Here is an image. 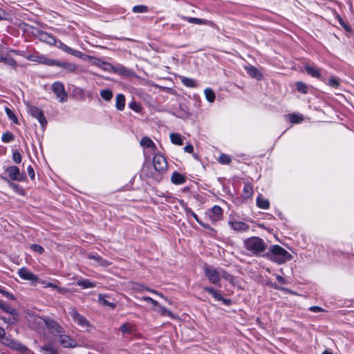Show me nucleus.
<instances>
[{
  "label": "nucleus",
  "mask_w": 354,
  "mask_h": 354,
  "mask_svg": "<svg viewBox=\"0 0 354 354\" xmlns=\"http://www.w3.org/2000/svg\"><path fill=\"white\" fill-rule=\"evenodd\" d=\"M204 272L209 282L214 285L220 286V281L221 278L229 281L233 285L236 284L234 277L227 273L223 269H216L212 266H205Z\"/></svg>",
  "instance_id": "1"
},
{
  "label": "nucleus",
  "mask_w": 354,
  "mask_h": 354,
  "mask_svg": "<svg viewBox=\"0 0 354 354\" xmlns=\"http://www.w3.org/2000/svg\"><path fill=\"white\" fill-rule=\"evenodd\" d=\"M270 259L274 262L281 264L292 259V256L284 248L278 245H272L270 248Z\"/></svg>",
  "instance_id": "2"
},
{
  "label": "nucleus",
  "mask_w": 354,
  "mask_h": 354,
  "mask_svg": "<svg viewBox=\"0 0 354 354\" xmlns=\"http://www.w3.org/2000/svg\"><path fill=\"white\" fill-rule=\"evenodd\" d=\"M57 47L66 53L71 54L75 57L84 59V60L88 62L93 65L97 66L98 67L101 66L102 61L100 59L84 55L80 51L72 49L71 48L68 47L62 41L58 42Z\"/></svg>",
  "instance_id": "3"
},
{
  "label": "nucleus",
  "mask_w": 354,
  "mask_h": 354,
  "mask_svg": "<svg viewBox=\"0 0 354 354\" xmlns=\"http://www.w3.org/2000/svg\"><path fill=\"white\" fill-rule=\"evenodd\" d=\"M245 248L253 254H258L263 252L266 248V245L261 239L253 236L246 239L244 241Z\"/></svg>",
  "instance_id": "4"
},
{
  "label": "nucleus",
  "mask_w": 354,
  "mask_h": 354,
  "mask_svg": "<svg viewBox=\"0 0 354 354\" xmlns=\"http://www.w3.org/2000/svg\"><path fill=\"white\" fill-rule=\"evenodd\" d=\"M33 322L39 328H46L50 333H59L61 328L56 322L51 319H44L40 317H35Z\"/></svg>",
  "instance_id": "5"
},
{
  "label": "nucleus",
  "mask_w": 354,
  "mask_h": 354,
  "mask_svg": "<svg viewBox=\"0 0 354 354\" xmlns=\"http://www.w3.org/2000/svg\"><path fill=\"white\" fill-rule=\"evenodd\" d=\"M69 315L72 317L75 324L83 330L88 331L90 330L91 324L82 315H80L75 309H71Z\"/></svg>",
  "instance_id": "6"
},
{
  "label": "nucleus",
  "mask_w": 354,
  "mask_h": 354,
  "mask_svg": "<svg viewBox=\"0 0 354 354\" xmlns=\"http://www.w3.org/2000/svg\"><path fill=\"white\" fill-rule=\"evenodd\" d=\"M0 308L2 309L4 312L11 315L12 317L11 319H6V318H2V319L6 322V323H8V324H14L15 322H16L18 319H19V315L17 312V310L11 307L10 306L5 304L3 301H2L1 300H0Z\"/></svg>",
  "instance_id": "7"
},
{
  "label": "nucleus",
  "mask_w": 354,
  "mask_h": 354,
  "mask_svg": "<svg viewBox=\"0 0 354 354\" xmlns=\"http://www.w3.org/2000/svg\"><path fill=\"white\" fill-rule=\"evenodd\" d=\"M27 109L28 113L32 117L35 118L41 124L42 127H44L47 123V121L44 115L43 111L39 108L27 104Z\"/></svg>",
  "instance_id": "8"
},
{
  "label": "nucleus",
  "mask_w": 354,
  "mask_h": 354,
  "mask_svg": "<svg viewBox=\"0 0 354 354\" xmlns=\"http://www.w3.org/2000/svg\"><path fill=\"white\" fill-rule=\"evenodd\" d=\"M1 342L4 345L10 347V348H12L13 350L25 353L28 351V348L26 346L21 344L19 342H17L14 339L8 338V337L3 338L1 339Z\"/></svg>",
  "instance_id": "9"
},
{
  "label": "nucleus",
  "mask_w": 354,
  "mask_h": 354,
  "mask_svg": "<svg viewBox=\"0 0 354 354\" xmlns=\"http://www.w3.org/2000/svg\"><path fill=\"white\" fill-rule=\"evenodd\" d=\"M52 90L56 95L57 100L60 102H64L67 100V94L65 91L64 86L61 82H55L52 85Z\"/></svg>",
  "instance_id": "10"
},
{
  "label": "nucleus",
  "mask_w": 354,
  "mask_h": 354,
  "mask_svg": "<svg viewBox=\"0 0 354 354\" xmlns=\"http://www.w3.org/2000/svg\"><path fill=\"white\" fill-rule=\"evenodd\" d=\"M153 164L154 169L159 172L164 171L167 168V162L165 158L159 153L154 156Z\"/></svg>",
  "instance_id": "11"
},
{
  "label": "nucleus",
  "mask_w": 354,
  "mask_h": 354,
  "mask_svg": "<svg viewBox=\"0 0 354 354\" xmlns=\"http://www.w3.org/2000/svg\"><path fill=\"white\" fill-rule=\"evenodd\" d=\"M17 274L19 277L24 280L30 281L33 282L39 281L38 277L25 267L19 268L17 272Z\"/></svg>",
  "instance_id": "12"
},
{
  "label": "nucleus",
  "mask_w": 354,
  "mask_h": 354,
  "mask_svg": "<svg viewBox=\"0 0 354 354\" xmlns=\"http://www.w3.org/2000/svg\"><path fill=\"white\" fill-rule=\"evenodd\" d=\"M27 59L38 62L40 64H44L48 66H53L54 64V59H50L44 55H28L26 57Z\"/></svg>",
  "instance_id": "13"
},
{
  "label": "nucleus",
  "mask_w": 354,
  "mask_h": 354,
  "mask_svg": "<svg viewBox=\"0 0 354 354\" xmlns=\"http://www.w3.org/2000/svg\"><path fill=\"white\" fill-rule=\"evenodd\" d=\"M34 34L43 42H46L50 45H55L56 44L55 37L47 32L37 30V32Z\"/></svg>",
  "instance_id": "14"
},
{
  "label": "nucleus",
  "mask_w": 354,
  "mask_h": 354,
  "mask_svg": "<svg viewBox=\"0 0 354 354\" xmlns=\"http://www.w3.org/2000/svg\"><path fill=\"white\" fill-rule=\"evenodd\" d=\"M204 290H205L206 292H207L208 293H209L210 295H212V297L217 301H223L225 304H227V305H229L231 303V301L230 299H224L221 294L220 293L219 291L215 290L214 288H212V287H208V286H206V287H204L203 288Z\"/></svg>",
  "instance_id": "15"
},
{
  "label": "nucleus",
  "mask_w": 354,
  "mask_h": 354,
  "mask_svg": "<svg viewBox=\"0 0 354 354\" xmlns=\"http://www.w3.org/2000/svg\"><path fill=\"white\" fill-rule=\"evenodd\" d=\"M207 215L212 221H217L222 218L223 211L219 206L215 205L208 212Z\"/></svg>",
  "instance_id": "16"
},
{
  "label": "nucleus",
  "mask_w": 354,
  "mask_h": 354,
  "mask_svg": "<svg viewBox=\"0 0 354 354\" xmlns=\"http://www.w3.org/2000/svg\"><path fill=\"white\" fill-rule=\"evenodd\" d=\"M245 69L247 73L252 77L257 80H260L263 77V73L261 70L252 65L245 66Z\"/></svg>",
  "instance_id": "17"
},
{
  "label": "nucleus",
  "mask_w": 354,
  "mask_h": 354,
  "mask_svg": "<svg viewBox=\"0 0 354 354\" xmlns=\"http://www.w3.org/2000/svg\"><path fill=\"white\" fill-rule=\"evenodd\" d=\"M228 224L232 229L237 232H245L249 229L248 225L241 221H231L228 222Z\"/></svg>",
  "instance_id": "18"
},
{
  "label": "nucleus",
  "mask_w": 354,
  "mask_h": 354,
  "mask_svg": "<svg viewBox=\"0 0 354 354\" xmlns=\"http://www.w3.org/2000/svg\"><path fill=\"white\" fill-rule=\"evenodd\" d=\"M58 342L65 348L75 347L76 342L67 335H59L58 337Z\"/></svg>",
  "instance_id": "19"
},
{
  "label": "nucleus",
  "mask_w": 354,
  "mask_h": 354,
  "mask_svg": "<svg viewBox=\"0 0 354 354\" xmlns=\"http://www.w3.org/2000/svg\"><path fill=\"white\" fill-rule=\"evenodd\" d=\"M132 288L134 290L138 291V292H142L143 290H147V291H148L149 292L153 293L155 295H157L161 297L165 301H168L170 304V301H168V299L166 297H165L161 293L157 292L156 290H152V289H150V288H145V287H144L143 286H142L140 284H133Z\"/></svg>",
  "instance_id": "20"
},
{
  "label": "nucleus",
  "mask_w": 354,
  "mask_h": 354,
  "mask_svg": "<svg viewBox=\"0 0 354 354\" xmlns=\"http://www.w3.org/2000/svg\"><path fill=\"white\" fill-rule=\"evenodd\" d=\"M88 258L93 261V264L95 266H106L109 265L107 261L102 259L98 254H91L88 255Z\"/></svg>",
  "instance_id": "21"
},
{
  "label": "nucleus",
  "mask_w": 354,
  "mask_h": 354,
  "mask_svg": "<svg viewBox=\"0 0 354 354\" xmlns=\"http://www.w3.org/2000/svg\"><path fill=\"white\" fill-rule=\"evenodd\" d=\"M7 172H8L9 176L12 180H21V175H20L19 170V169L17 167L12 166V167H8L7 169Z\"/></svg>",
  "instance_id": "22"
},
{
  "label": "nucleus",
  "mask_w": 354,
  "mask_h": 354,
  "mask_svg": "<svg viewBox=\"0 0 354 354\" xmlns=\"http://www.w3.org/2000/svg\"><path fill=\"white\" fill-rule=\"evenodd\" d=\"M171 181L175 185H182L185 182V177L181 174L175 171L171 176Z\"/></svg>",
  "instance_id": "23"
},
{
  "label": "nucleus",
  "mask_w": 354,
  "mask_h": 354,
  "mask_svg": "<svg viewBox=\"0 0 354 354\" xmlns=\"http://www.w3.org/2000/svg\"><path fill=\"white\" fill-rule=\"evenodd\" d=\"M140 144L143 148L151 149L152 150L156 149L155 144L149 137L146 136L142 138Z\"/></svg>",
  "instance_id": "24"
},
{
  "label": "nucleus",
  "mask_w": 354,
  "mask_h": 354,
  "mask_svg": "<svg viewBox=\"0 0 354 354\" xmlns=\"http://www.w3.org/2000/svg\"><path fill=\"white\" fill-rule=\"evenodd\" d=\"M54 62L53 65L62 67L68 71H74L77 68L76 65L72 63L60 62L57 60H54Z\"/></svg>",
  "instance_id": "25"
},
{
  "label": "nucleus",
  "mask_w": 354,
  "mask_h": 354,
  "mask_svg": "<svg viewBox=\"0 0 354 354\" xmlns=\"http://www.w3.org/2000/svg\"><path fill=\"white\" fill-rule=\"evenodd\" d=\"M257 205L259 208L267 209L269 208L270 203L268 199L263 198L261 195H259L257 198Z\"/></svg>",
  "instance_id": "26"
},
{
  "label": "nucleus",
  "mask_w": 354,
  "mask_h": 354,
  "mask_svg": "<svg viewBox=\"0 0 354 354\" xmlns=\"http://www.w3.org/2000/svg\"><path fill=\"white\" fill-rule=\"evenodd\" d=\"M116 101V108L122 111L124 109L125 106V97L122 94H118L115 97Z\"/></svg>",
  "instance_id": "27"
},
{
  "label": "nucleus",
  "mask_w": 354,
  "mask_h": 354,
  "mask_svg": "<svg viewBox=\"0 0 354 354\" xmlns=\"http://www.w3.org/2000/svg\"><path fill=\"white\" fill-rule=\"evenodd\" d=\"M158 310L157 311L160 313L162 316H167L171 319H176L177 317L174 315L170 310L166 309L165 307L158 306Z\"/></svg>",
  "instance_id": "28"
},
{
  "label": "nucleus",
  "mask_w": 354,
  "mask_h": 354,
  "mask_svg": "<svg viewBox=\"0 0 354 354\" xmlns=\"http://www.w3.org/2000/svg\"><path fill=\"white\" fill-rule=\"evenodd\" d=\"M171 142L176 145H182L183 144L182 136L176 133H172L169 136Z\"/></svg>",
  "instance_id": "29"
},
{
  "label": "nucleus",
  "mask_w": 354,
  "mask_h": 354,
  "mask_svg": "<svg viewBox=\"0 0 354 354\" xmlns=\"http://www.w3.org/2000/svg\"><path fill=\"white\" fill-rule=\"evenodd\" d=\"M180 81L187 87L194 88L197 86V83L194 79L182 77Z\"/></svg>",
  "instance_id": "30"
},
{
  "label": "nucleus",
  "mask_w": 354,
  "mask_h": 354,
  "mask_svg": "<svg viewBox=\"0 0 354 354\" xmlns=\"http://www.w3.org/2000/svg\"><path fill=\"white\" fill-rule=\"evenodd\" d=\"M305 69H306V72L308 73V74L311 75L313 77L319 78L321 75L319 70H317V68H315L311 66H309V65L305 66Z\"/></svg>",
  "instance_id": "31"
},
{
  "label": "nucleus",
  "mask_w": 354,
  "mask_h": 354,
  "mask_svg": "<svg viewBox=\"0 0 354 354\" xmlns=\"http://www.w3.org/2000/svg\"><path fill=\"white\" fill-rule=\"evenodd\" d=\"M204 93H205L206 100L209 102L212 103L214 102L216 96H215L214 92L213 91V90L212 88H205L204 91Z\"/></svg>",
  "instance_id": "32"
},
{
  "label": "nucleus",
  "mask_w": 354,
  "mask_h": 354,
  "mask_svg": "<svg viewBox=\"0 0 354 354\" xmlns=\"http://www.w3.org/2000/svg\"><path fill=\"white\" fill-rule=\"evenodd\" d=\"M287 118L292 124H299L304 120L301 115L288 114L287 115Z\"/></svg>",
  "instance_id": "33"
},
{
  "label": "nucleus",
  "mask_w": 354,
  "mask_h": 354,
  "mask_svg": "<svg viewBox=\"0 0 354 354\" xmlns=\"http://www.w3.org/2000/svg\"><path fill=\"white\" fill-rule=\"evenodd\" d=\"M77 284L82 286L83 288H91L95 286V284L88 279L80 280L77 282Z\"/></svg>",
  "instance_id": "34"
},
{
  "label": "nucleus",
  "mask_w": 354,
  "mask_h": 354,
  "mask_svg": "<svg viewBox=\"0 0 354 354\" xmlns=\"http://www.w3.org/2000/svg\"><path fill=\"white\" fill-rule=\"evenodd\" d=\"M253 194V188L250 185H245L243 190V196L245 198H250Z\"/></svg>",
  "instance_id": "35"
},
{
  "label": "nucleus",
  "mask_w": 354,
  "mask_h": 354,
  "mask_svg": "<svg viewBox=\"0 0 354 354\" xmlns=\"http://www.w3.org/2000/svg\"><path fill=\"white\" fill-rule=\"evenodd\" d=\"M100 96L104 100L109 101L113 97V93L109 89H104L100 91Z\"/></svg>",
  "instance_id": "36"
},
{
  "label": "nucleus",
  "mask_w": 354,
  "mask_h": 354,
  "mask_svg": "<svg viewBox=\"0 0 354 354\" xmlns=\"http://www.w3.org/2000/svg\"><path fill=\"white\" fill-rule=\"evenodd\" d=\"M98 300L101 304L109 306L112 309L115 307V304L114 303L109 302L104 296L101 295H99Z\"/></svg>",
  "instance_id": "37"
},
{
  "label": "nucleus",
  "mask_w": 354,
  "mask_h": 354,
  "mask_svg": "<svg viewBox=\"0 0 354 354\" xmlns=\"http://www.w3.org/2000/svg\"><path fill=\"white\" fill-rule=\"evenodd\" d=\"M218 161L223 165H227L231 162V158L226 154H221L218 158Z\"/></svg>",
  "instance_id": "38"
},
{
  "label": "nucleus",
  "mask_w": 354,
  "mask_h": 354,
  "mask_svg": "<svg viewBox=\"0 0 354 354\" xmlns=\"http://www.w3.org/2000/svg\"><path fill=\"white\" fill-rule=\"evenodd\" d=\"M40 351L44 352V354H57V352L50 346H44L40 348Z\"/></svg>",
  "instance_id": "39"
},
{
  "label": "nucleus",
  "mask_w": 354,
  "mask_h": 354,
  "mask_svg": "<svg viewBox=\"0 0 354 354\" xmlns=\"http://www.w3.org/2000/svg\"><path fill=\"white\" fill-rule=\"evenodd\" d=\"M5 111L9 119L12 120L15 124H17L18 120L15 113L9 108L7 107L5 109Z\"/></svg>",
  "instance_id": "40"
},
{
  "label": "nucleus",
  "mask_w": 354,
  "mask_h": 354,
  "mask_svg": "<svg viewBox=\"0 0 354 354\" xmlns=\"http://www.w3.org/2000/svg\"><path fill=\"white\" fill-rule=\"evenodd\" d=\"M14 140V136L10 132H6L2 135V141L4 142H9Z\"/></svg>",
  "instance_id": "41"
},
{
  "label": "nucleus",
  "mask_w": 354,
  "mask_h": 354,
  "mask_svg": "<svg viewBox=\"0 0 354 354\" xmlns=\"http://www.w3.org/2000/svg\"><path fill=\"white\" fill-rule=\"evenodd\" d=\"M328 85L333 88H337L339 86V79L335 77H330L328 79Z\"/></svg>",
  "instance_id": "42"
},
{
  "label": "nucleus",
  "mask_w": 354,
  "mask_h": 354,
  "mask_svg": "<svg viewBox=\"0 0 354 354\" xmlns=\"http://www.w3.org/2000/svg\"><path fill=\"white\" fill-rule=\"evenodd\" d=\"M0 293L9 299H12V300L16 299L15 297L12 293L8 292L6 290L1 288V286H0Z\"/></svg>",
  "instance_id": "43"
},
{
  "label": "nucleus",
  "mask_w": 354,
  "mask_h": 354,
  "mask_svg": "<svg viewBox=\"0 0 354 354\" xmlns=\"http://www.w3.org/2000/svg\"><path fill=\"white\" fill-rule=\"evenodd\" d=\"M187 20L188 22L192 23V24H207L205 20H202L201 19L195 18V17L187 18Z\"/></svg>",
  "instance_id": "44"
},
{
  "label": "nucleus",
  "mask_w": 354,
  "mask_h": 354,
  "mask_svg": "<svg viewBox=\"0 0 354 354\" xmlns=\"http://www.w3.org/2000/svg\"><path fill=\"white\" fill-rule=\"evenodd\" d=\"M297 88L299 92H301L302 93H307V86L303 82H297Z\"/></svg>",
  "instance_id": "45"
},
{
  "label": "nucleus",
  "mask_w": 354,
  "mask_h": 354,
  "mask_svg": "<svg viewBox=\"0 0 354 354\" xmlns=\"http://www.w3.org/2000/svg\"><path fill=\"white\" fill-rule=\"evenodd\" d=\"M147 7L145 6H136L133 8V11L136 13H143L147 12Z\"/></svg>",
  "instance_id": "46"
},
{
  "label": "nucleus",
  "mask_w": 354,
  "mask_h": 354,
  "mask_svg": "<svg viewBox=\"0 0 354 354\" xmlns=\"http://www.w3.org/2000/svg\"><path fill=\"white\" fill-rule=\"evenodd\" d=\"M129 107L135 111L137 113H139L141 111V106L139 104H138L137 102H131L130 104H129Z\"/></svg>",
  "instance_id": "47"
},
{
  "label": "nucleus",
  "mask_w": 354,
  "mask_h": 354,
  "mask_svg": "<svg viewBox=\"0 0 354 354\" xmlns=\"http://www.w3.org/2000/svg\"><path fill=\"white\" fill-rule=\"evenodd\" d=\"M100 68H102L104 71H107L109 72H112L113 69H114V66H111V64L102 62L101 66H99Z\"/></svg>",
  "instance_id": "48"
},
{
  "label": "nucleus",
  "mask_w": 354,
  "mask_h": 354,
  "mask_svg": "<svg viewBox=\"0 0 354 354\" xmlns=\"http://www.w3.org/2000/svg\"><path fill=\"white\" fill-rule=\"evenodd\" d=\"M30 248H31V250H32L33 251H35L39 254L43 253V252L44 250V248L41 245H37V244L31 245Z\"/></svg>",
  "instance_id": "49"
},
{
  "label": "nucleus",
  "mask_w": 354,
  "mask_h": 354,
  "mask_svg": "<svg viewBox=\"0 0 354 354\" xmlns=\"http://www.w3.org/2000/svg\"><path fill=\"white\" fill-rule=\"evenodd\" d=\"M120 330L122 333H129L131 330V326L129 324H124L120 326Z\"/></svg>",
  "instance_id": "50"
},
{
  "label": "nucleus",
  "mask_w": 354,
  "mask_h": 354,
  "mask_svg": "<svg viewBox=\"0 0 354 354\" xmlns=\"http://www.w3.org/2000/svg\"><path fill=\"white\" fill-rule=\"evenodd\" d=\"M185 211H186L187 216H193L198 223L201 224V223L200 222V221L198 219V217L192 209H186Z\"/></svg>",
  "instance_id": "51"
},
{
  "label": "nucleus",
  "mask_w": 354,
  "mask_h": 354,
  "mask_svg": "<svg viewBox=\"0 0 354 354\" xmlns=\"http://www.w3.org/2000/svg\"><path fill=\"white\" fill-rule=\"evenodd\" d=\"M127 71L126 68L123 66H117L114 67V69H113V73H119V74H124Z\"/></svg>",
  "instance_id": "52"
},
{
  "label": "nucleus",
  "mask_w": 354,
  "mask_h": 354,
  "mask_svg": "<svg viewBox=\"0 0 354 354\" xmlns=\"http://www.w3.org/2000/svg\"><path fill=\"white\" fill-rule=\"evenodd\" d=\"M140 299L141 300H144L145 301H147L149 303H151V304H153L155 306H158V302L156 300H154L152 298H151V297H143L140 298Z\"/></svg>",
  "instance_id": "53"
},
{
  "label": "nucleus",
  "mask_w": 354,
  "mask_h": 354,
  "mask_svg": "<svg viewBox=\"0 0 354 354\" xmlns=\"http://www.w3.org/2000/svg\"><path fill=\"white\" fill-rule=\"evenodd\" d=\"M4 62L12 67L16 66V62L10 57H6V59Z\"/></svg>",
  "instance_id": "54"
},
{
  "label": "nucleus",
  "mask_w": 354,
  "mask_h": 354,
  "mask_svg": "<svg viewBox=\"0 0 354 354\" xmlns=\"http://www.w3.org/2000/svg\"><path fill=\"white\" fill-rule=\"evenodd\" d=\"M14 161L17 163H19L21 161V156L19 152H15L13 154Z\"/></svg>",
  "instance_id": "55"
},
{
  "label": "nucleus",
  "mask_w": 354,
  "mask_h": 354,
  "mask_svg": "<svg viewBox=\"0 0 354 354\" xmlns=\"http://www.w3.org/2000/svg\"><path fill=\"white\" fill-rule=\"evenodd\" d=\"M184 151L185 152H187V153H192L193 151H194V147H193V146L191 144L187 145L184 147Z\"/></svg>",
  "instance_id": "56"
},
{
  "label": "nucleus",
  "mask_w": 354,
  "mask_h": 354,
  "mask_svg": "<svg viewBox=\"0 0 354 354\" xmlns=\"http://www.w3.org/2000/svg\"><path fill=\"white\" fill-rule=\"evenodd\" d=\"M310 311L314 312V313L323 311V309L321 307H319L317 306H311L310 308Z\"/></svg>",
  "instance_id": "57"
},
{
  "label": "nucleus",
  "mask_w": 354,
  "mask_h": 354,
  "mask_svg": "<svg viewBox=\"0 0 354 354\" xmlns=\"http://www.w3.org/2000/svg\"><path fill=\"white\" fill-rule=\"evenodd\" d=\"M28 175L30 176V177L32 179H33L34 177H35V172H34L33 168L31 166H28Z\"/></svg>",
  "instance_id": "58"
},
{
  "label": "nucleus",
  "mask_w": 354,
  "mask_h": 354,
  "mask_svg": "<svg viewBox=\"0 0 354 354\" xmlns=\"http://www.w3.org/2000/svg\"><path fill=\"white\" fill-rule=\"evenodd\" d=\"M7 18V14L4 10L0 8V20L6 19Z\"/></svg>",
  "instance_id": "59"
},
{
  "label": "nucleus",
  "mask_w": 354,
  "mask_h": 354,
  "mask_svg": "<svg viewBox=\"0 0 354 354\" xmlns=\"http://www.w3.org/2000/svg\"><path fill=\"white\" fill-rule=\"evenodd\" d=\"M57 291L59 292V293H65V292H68V290L67 288H60V287H58L57 288Z\"/></svg>",
  "instance_id": "60"
},
{
  "label": "nucleus",
  "mask_w": 354,
  "mask_h": 354,
  "mask_svg": "<svg viewBox=\"0 0 354 354\" xmlns=\"http://www.w3.org/2000/svg\"><path fill=\"white\" fill-rule=\"evenodd\" d=\"M277 281L279 282H280L281 283H284L285 280H284V279L282 277H281L279 275H277Z\"/></svg>",
  "instance_id": "61"
},
{
  "label": "nucleus",
  "mask_w": 354,
  "mask_h": 354,
  "mask_svg": "<svg viewBox=\"0 0 354 354\" xmlns=\"http://www.w3.org/2000/svg\"><path fill=\"white\" fill-rule=\"evenodd\" d=\"M4 337H5V331L3 328H0V338H1V339H2Z\"/></svg>",
  "instance_id": "62"
},
{
  "label": "nucleus",
  "mask_w": 354,
  "mask_h": 354,
  "mask_svg": "<svg viewBox=\"0 0 354 354\" xmlns=\"http://www.w3.org/2000/svg\"><path fill=\"white\" fill-rule=\"evenodd\" d=\"M46 287H49V288H55V289H56V290H57V286L55 284L53 283H48L46 285Z\"/></svg>",
  "instance_id": "63"
},
{
  "label": "nucleus",
  "mask_w": 354,
  "mask_h": 354,
  "mask_svg": "<svg viewBox=\"0 0 354 354\" xmlns=\"http://www.w3.org/2000/svg\"><path fill=\"white\" fill-rule=\"evenodd\" d=\"M339 21L346 30H349V28L343 23L342 19H340L339 17Z\"/></svg>",
  "instance_id": "64"
}]
</instances>
